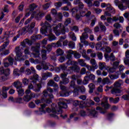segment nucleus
Masks as SVG:
<instances>
[{"instance_id":"1","label":"nucleus","mask_w":129,"mask_h":129,"mask_svg":"<svg viewBox=\"0 0 129 129\" xmlns=\"http://www.w3.org/2000/svg\"><path fill=\"white\" fill-rule=\"evenodd\" d=\"M40 26L42 27L40 29L41 34L44 35V36H47L49 42H52V41L56 40V36L52 34V28L56 36H60L61 34H65V27H64V25L62 23L58 24L55 27H52L50 25L48 22L45 21L44 23L43 22L41 23Z\"/></svg>"},{"instance_id":"2","label":"nucleus","mask_w":129,"mask_h":129,"mask_svg":"<svg viewBox=\"0 0 129 129\" xmlns=\"http://www.w3.org/2000/svg\"><path fill=\"white\" fill-rule=\"evenodd\" d=\"M58 107H56L55 108H53L52 110L50 108H46V112L49 114V115L51 117H54L56 119H58L59 117L57 115V114H61L62 113V108H67V104L63 101L58 102Z\"/></svg>"},{"instance_id":"3","label":"nucleus","mask_w":129,"mask_h":129,"mask_svg":"<svg viewBox=\"0 0 129 129\" xmlns=\"http://www.w3.org/2000/svg\"><path fill=\"white\" fill-rule=\"evenodd\" d=\"M39 79V75L38 74H34L33 77L30 78V82L31 84L28 86L29 89H33V91L35 92H39L42 88V85L41 83H38L37 84V81Z\"/></svg>"},{"instance_id":"4","label":"nucleus","mask_w":129,"mask_h":129,"mask_svg":"<svg viewBox=\"0 0 129 129\" xmlns=\"http://www.w3.org/2000/svg\"><path fill=\"white\" fill-rule=\"evenodd\" d=\"M123 84V81L121 80H119L115 82L114 85V87L111 90V93L112 94H123L122 91L118 89L117 88H119Z\"/></svg>"},{"instance_id":"5","label":"nucleus","mask_w":129,"mask_h":129,"mask_svg":"<svg viewBox=\"0 0 129 129\" xmlns=\"http://www.w3.org/2000/svg\"><path fill=\"white\" fill-rule=\"evenodd\" d=\"M15 53L17 57L15 58L16 61H24L25 59H27V55L23 56V51H22V49L20 48V46H17L16 47Z\"/></svg>"},{"instance_id":"6","label":"nucleus","mask_w":129,"mask_h":129,"mask_svg":"<svg viewBox=\"0 0 129 129\" xmlns=\"http://www.w3.org/2000/svg\"><path fill=\"white\" fill-rule=\"evenodd\" d=\"M49 98L45 99L44 98H42L41 99L39 100L37 99L35 101L36 104H40V103H47V104H50V103H52V100L54 99V95L53 94H50L49 95Z\"/></svg>"},{"instance_id":"7","label":"nucleus","mask_w":129,"mask_h":129,"mask_svg":"<svg viewBox=\"0 0 129 129\" xmlns=\"http://www.w3.org/2000/svg\"><path fill=\"white\" fill-rule=\"evenodd\" d=\"M40 47H41V44H40V43H36L35 46L31 47V51L35 52V53H32L34 58H40V51L39 50Z\"/></svg>"},{"instance_id":"8","label":"nucleus","mask_w":129,"mask_h":129,"mask_svg":"<svg viewBox=\"0 0 129 129\" xmlns=\"http://www.w3.org/2000/svg\"><path fill=\"white\" fill-rule=\"evenodd\" d=\"M33 32H34V30L30 28L29 26H28L20 29V30L18 31V33L19 35H20H20H26L27 33H29V34H32Z\"/></svg>"},{"instance_id":"9","label":"nucleus","mask_w":129,"mask_h":129,"mask_svg":"<svg viewBox=\"0 0 129 129\" xmlns=\"http://www.w3.org/2000/svg\"><path fill=\"white\" fill-rule=\"evenodd\" d=\"M37 6L35 4H32L29 6V9H26V14H25V18L22 19L20 23H23L24 22V20L26 19V18H28V17L30 16V15H31V13H32L36 8H37Z\"/></svg>"},{"instance_id":"10","label":"nucleus","mask_w":129,"mask_h":129,"mask_svg":"<svg viewBox=\"0 0 129 129\" xmlns=\"http://www.w3.org/2000/svg\"><path fill=\"white\" fill-rule=\"evenodd\" d=\"M90 80H95V75L92 74H90L89 75H87V76L84 77L83 84L84 85H86V84H88V83H89V81H90Z\"/></svg>"},{"instance_id":"11","label":"nucleus","mask_w":129,"mask_h":129,"mask_svg":"<svg viewBox=\"0 0 129 129\" xmlns=\"http://www.w3.org/2000/svg\"><path fill=\"white\" fill-rule=\"evenodd\" d=\"M39 96L34 93H31L30 95H26L23 97V100L25 102H29L32 98H38Z\"/></svg>"},{"instance_id":"12","label":"nucleus","mask_w":129,"mask_h":129,"mask_svg":"<svg viewBox=\"0 0 129 129\" xmlns=\"http://www.w3.org/2000/svg\"><path fill=\"white\" fill-rule=\"evenodd\" d=\"M3 64L4 67H9L10 65L14 64V59L12 57H6L3 60Z\"/></svg>"},{"instance_id":"13","label":"nucleus","mask_w":129,"mask_h":129,"mask_svg":"<svg viewBox=\"0 0 129 129\" xmlns=\"http://www.w3.org/2000/svg\"><path fill=\"white\" fill-rule=\"evenodd\" d=\"M48 86L54 87L53 90L55 93H58V90H59V86L57 83H55L52 80H50L47 83Z\"/></svg>"},{"instance_id":"14","label":"nucleus","mask_w":129,"mask_h":129,"mask_svg":"<svg viewBox=\"0 0 129 129\" xmlns=\"http://www.w3.org/2000/svg\"><path fill=\"white\" fill-rule=\"evenodd\" d=\"M60 88L61 90H62L61 92H59L60 96H61L62 97L69 96V92H67V87L63 85H60Z\"/></svg>"},{"instance_id":"15","label":"nucleus","mask_w":129,"mask_h":129,"mask_svg":"<svg viewBox=\"0 0 129 129\" xmlns=\"http://www.w3.org/2000/svg\"><path fill=\"white\" fill-rule=\"evenodd\" d=\"M88 38V34L86 33H83L82 36L80 37V41L81 43H83L85 46H88L89 42L85 40Z\"/></svg>"},{"instance_id":"16","label":"nucleus","mask_w":129,"mask_h":129,"mask_svg":"<svg viewBox=\"0 0 129 129\" xmlns=\"http://www.w3.org/2000/svg\"><path fill=\"white\" fill-rule=\"evenodd\" d=\"M7 37H9V34H5L4 39H6L7 41L5 42L0 47V52H3V51L6 49V47L8 46L9 44H10V40L8 39Z\"/></svg>"},{"instance_id":"17","label":"nucleus","mask_w":129,"mask_h":129,"mask_svg":"<svg viewBox=\"0 0 129 129\" xmlns=\"http://www.w3.org/2000/svg\"><path fill=\"white\" fill-rule=\"evenodd\" d=\"M88 110L89 116L90 117H97V113H98V112L95 110L94 108L91 109V108L90 107Z\"/></svg>"},{"instance_id":"18","label":"nucleus","mask_w":129,"mask_h":129,"mask_svg":"<svg viewBox=\"0 0 129 129\" xmlns=\"http://www.w3.org/2000/svg\"><path fill=\"white\" fill-rule=\"evenodd\" d=\"M47 106V104H43L41 105V108L39 109V111H35L36 114L38 115H42L43 113H46V111H45V108Z\"/></svg>"},{"instance_id":"19","label":"nucleus","mask_w":129,"mask_h":129,"mask_svg":"<svg viewBox=\"0 0 129 129\" xmlns=\"http://www.w3.org/2000/svg\"><path fill=\"white\" fill-rule=\"evenodd\" d=\"M10 89V87L4 86L2 88V96L3 98H7L8 97V90Z\"/></svg>"},{"instance_id":"20","label":"nucleus","mask_w":129,"mask_h":129,"mask_svg":"<svg viewBox=\"0 0 129 129\" xmlns=\"http://www.w3.org/2000/svg\"><path fill=\"white\" fill-rule=\"evenodd\" d=\"M10 69H5L4 67H0V73L1 74H4L6 76H9L10 75Z\"/></svg>"},{"instance_id":"21","label":"nucleus","mask_w":129,"mask_h":129,"mask_svg":"<svg viewBox=\"0 0 129 129\" xmlns=\"http://www.w3.org/2000/svg\"><path fill=\"white\" fill-rule=\"evenodd\" d=\"M70 69L72 71H74V72H77V73L80 72V67L76 64L74 65L73 67H70Z\"/></svg>"},{"instance_id":"22","label":"nucleus","mask_w":129,"mask_h":129,"mask_svg":"<svg viewBox=\"0 0 129 129\" xmlns=\"http://www.w3.org/2000/svg\"><path fill=\"white\" fill-rule=\"evenodd\" d=\"M106 11H108L111 14H115V10L114 8L109 4H106Z\"/></svg>"},{"instance_id":"23","label":"nucleus","mask_w":129,"mask_h":129,"mask_svg":"<svg viewBox=\"0 0 129 129\" xmlns=\"http://www.w3.org/2000/svg\"><path fill=\"white\" fill-rule=\"evenodd\" d=\"M90 62L95 69H97V68H98V65L97 64V63H96V60H95L94 58L90 59Z\"/></svg>"},{"instance_id":"24","label":"nucleus","mask_w":129,"mask_h":129,"mask_svg":"<svg viewBox=\"0 0 129 129\" xmlns=\"http://www.w3.org/2000/svg\"><path fill=\"white\" fill-rule=\"evenodd\" d=\"M14 87L17 89H19L20 88H22L23 87V84L19 81H17L14 83Z\"/></svg>"},{"instance_id":"25","label":"nucleus","mask_w":129,"mask_h":129,"mask_svg":"<svg viewBox=\"0 0 129 129\" xmlns=\"http://www.w3.org/2000/svg\"><path fill=\"white\" fill-rule=\"evenodd\" d=\"M44 16H45V14L42 12H40L35 16V19L37 21H41Z\"/></svg>"},{"instance_id":"26","label":"nucleus","mask_w":129,"mask_h":129,"mask_svg":"<svg viewBox=\"0 0 129 129\" xmlns=\"http://www.w3.org/2000/svg\"><path fill=\"white\" fill-rule=\"evenodd\" d=\"M66 53H67V59H71V58H72V55L74 54V52H73V50L70 49L66 51Z\"/></svg>"},{"instance_id":"27","label":"nucleus","mask_w":129,"mask_h":129,"mask_svg":"<svg viewBox=\"0 0 129 129\" xmlns=\"http://www.w3.org/2000/svg\"><path fill=\"white\" fill-rule=\"evenodd\" d=\"M72 16L73 17H75L78 13H80V11H79V8L78 7H76L74 8L72 10Z\"/></svg>"},{"instance_id":"28","label":"nucleus","mask_w":129,"mask_h":129,"mask_svg":"<svg viewBox=\"0 0 129 129\" xmlns=\"http://www.w3.org/2000/svg\"><path fill=\"white\" fill-rule=\"evenodd\" d=\"M42 66L44 70H48V69H49L50 67H51L50 70V71H53V66L48 65V63L42 64Z\"/></svg>"},{"instance_id":"29","label":"nucleus","mask_w":129,"mask_h":129,"mask_svg":"<svg viewBox=\"0 0 129 129\" xmlns=\"http://www.w3.org/2000/svg\"><path fill=\"white\" fill-rule=\"evenodd\" d=\"M114 22H117V21H119L120 23H123V21H124V19H123V17L122 16H116L114 17Z\"/></svg>"},{"instance_id":"30","label":"nucleus","mask_w":129,"mask_h":129,"mask_svg":"<svg viewBox=\"0 0 129 129\" xmlns=\"http://www.w3.org/2000/svg\"><path fill=\"white\" fill-rule=\"evenodd\" d=\"M78 63L80 66H81V67H85V66H86V62H85V59H78Z\"/></svg>"},{"instance_id":"31","label":"nucleus","mask_w":129,"mask_h":129,"mask_svg":"<svg viewBox=\"0 0 129 129\" xmlns=\"http://www.w3.org/2000/svg\"><path fill=\"white\" fill-rule=\"evenodd\" d=\"M26 44H28V45H32V41L28 39H26L21 43V45L23 47H26Z\"/></svg>"},{"instance_id":"32","label":"nucleus","mask_w":129,"mask_h":129,"mask_svg":"<svg viewBox=\"0 0 129 129\" xmlns=\"http://www.w3.org/2000/svg\"><path fill=\"white\" fill-rule=\"evenodd\" d=\"M98 25L102 32H104V33L106 32V27L105 26H104V25H103V23L102 22H99Z\"/></svg>"},{"instance_id":"33","label":"nucleus","mask_w":129,"mask_h":129,"mask_svg":"<svg viewBox=\"0 0 129 129\" xmlns=\"http://www.w3.org/2000/svg\"><path fill=\"white\" fill-rule=\"evenodd\" d=\"M41 57L42 60H46L47 59V50L45 49L41 50Z\"/></svg>"},{"instance_id":"34","label":"nucleus","mask_w":129,"mask_h":129,"mask_svg":"<svg viewBox=\"0 0 129 129\" xmlns=\"http://www.w3.org/2000/svg\"><path fill=\"white\" fill-rule=\"evenodd\" d=\"M76 64H77V62L72 60L71 59H69L67 62L66 63V65H67V66H70L72 65V66H73L74 65H75Z\"/></svg>"},{"instance_id":"35","label":"nucleus","mask_w":129,"mask_h":129,"mask_svg":"<svg viewBox=\"0 0 129 129\" xmlns=\"http://www.w3.org/2000/svg\"><path fill=\"white\" fill-rule=\"evenodd\" d=\"M99 69H100V70H104V69H106V64L105 63V62H99Z\"/></svg>"},{"instance_id":"36","label":"nucleus","mask_w":129,"mask_h":129,"mask_svg":"<svg viewBox=\"0 0 129 129\" xmlns=\"http://www.w3.org/2000/svg\"><path fill=\"white\" fill-rule=\"evenodd\" d=\"M102 83L104 85L105 84H110L111 82H110V80H109L108 77H106L102 79Z\"/></svg>"},{"instance_id":"37","label":"nucleus","mask_w":129,"mask_h":129,"mask_svg":"<svg viewBox=\"0 0 129 129\" xmlns=\"http://www.w3.org/2000/svg\"><path fill=\"white\" fill-rule=\"evenodd\" d=\"M17 91L18 93V96L19 97H22L23 96V95H24V94H25V91L22 88L18 89L17 90Z\"/></svg>"},{"instance_id":"38","label":"nucleus","mask_w":129,"mask_h":129,"mask_svg":"<svg viewBox=\"0 0 129 129\" xmlns=\"http://www.w3.org/2000/svg\"><path fill=\"white\" fill-rule=\"evenodd\" d=\"M82 56L84 58V59H85V60H87V61L90 60V57L88 56V55H87V54H86V50H84L83 51V53Z\"/></svg>"},{"instance_id":"39","label":"nucleus","mask_w":129,"mask_h":129,"mask_svg":"<svg viewBox=\"0 0 129 129\" xmlns=\"http://www.w3.org/2000/svg\"><path fill=\"white\" fill-rule=\"evenodd\" d=\"M96 109L98 110L100 112V113H101L102 114H104L105 113H106V111L105 110H104L103 108L97 106L96 108Z\"/></svg>"},{"instance_id":"40","label":"nucleus","mask_w":129,"mask_h":129,"mask_svg":"<svg viewBox=\"0 0 129 129\" xmlns=\"http://www.w3.org/2000/svg\"><path fill=\"white\" fill-rule=\"evenodd\" d=\"M88 87L90 89V93H92L93 92V90H94V89H95V85L93 83H90L88 85Z\"/></svg>"},{"instance_id":"41","label":"nucleus","mask_w":129,"mask_h":129,"mask_svg":"<svg viewBox=\"0 0 129 129\" xmlns=\"http://www.w3.org/2000/svg\"><path fill=\"white\" fill-rule=\"evenodd\" d=\"M109 77L111 80H114V79H117L119 77V74L117 73V74L109 75Z\"/></svg>"},{"instance_id":"42","label":"nucleus","mask_w":129,"mask_h":129,"mask_svg":"<svg viewBox=\"0 0 129 129\" xmlns=\"http://www.w3.org/2000/svg\"><path fill=\"white\" fill-rule=\"evenodd\" d=\"M31 38L32 41H36V40H40V39H42V36L40 35H32Z\"/></svg>"},{"instance_id":"43","label":"nucleus","mask_w":129,"mask_h":129,"mask_svg":"<svg viewBox=\"0 0 129 129\" xmlns=\"http://www.w3.org/2000/svg\"><path fill=\"white\" fill-rule=\"evenodd\" d=\"M101 105H102V106H103V107H104V110H105L106 111L107 109H108V108H109V107H110V106L108 104V103H105L103 102H102L101 103Z\"/></svg>"},{"instance_id":"44","label":"nucleus","mask_w":129,"mask_h":129,"mask_svg":"<svg viewBox=\"0 0 129 129\" xmlns=\"http://www.w3.org/2000/svg\"><path fill=\"white\" fill-rule=\"evenodd\" d=\"M118 7L121 11H124L127 9V7L125 6H123V4L121 2L118 5Z\"/></svg>"},{"instance_id":"45","label":"nucleus","mask_w":129,"mask_h":129,"mask_svg":"<svg viewBox=\"0 0 129 129\" xmlns=\"http://www.w3.org/2000/svg\"><path fill=\"white\" fill-rule=\"evenodd\" d=\"M64 54V51L61 48H58L56 50V56H62Z\"/></svg>"},{"instance_id":"46","label":"nucleus","mask_w":129,"mask_h":129,"mask_svg":"<svg viewBox=\"0 0 129 129\" xmlns=\"http://www.w3.org/2000/svg\"><path fill=\"white\" fill-rule=\"evenodd\" d=\"M84 67H86V68H87L89 71H93V72H94V71H95V70H96V69H95L93 67H92V66L91 67L87 64H86V66H85Z\"/></svg>"},{"instance_id":"47","label":"nucleus","mask_w":129,"mask_h":129,"mask_svg":"<svg viewBox=\"0 0 129 129\" xmlns=\"http://www.w3.org/2000/svg\"><path fill=\"white\" fill-rule=\"evenodd\" d=\"M23 99L21 97H18L15 98V103H23Z\"/></svg>"},{"instance_id":"48","label":"nucleus","mask_w":129,"mask_h":129,"mask_svg":"<svg viewBox=\"0 0 129 129\" xmlns=\"http://www.w3.org/2000/svg\"><path fill=\"white\" fill-rule=\"evenodd\" d=\"M68 46L70 49H74L75 48V42L71 41L69 42Z\"/></svg>"},{"instance_id":"49","label":"nucleus","mask_w":129,"mask_h":129,"mask_svg":"<svg viewBox=\"0 0 129 129\" xmlns=\"http://www.w3.org/2000/svg\"><path fill=\"white\" fill-rule=\"evenodd\" d=\"M70 88H74V89H76V85L75 84V81H71V82L70 83Z\"/></svg>"},{"instance_id":"50","label":"nucleus","mask_w":129,"mask_h":129,"mask_svg":"<svg viewBox=\"0 0 129 129\" xmlns=\"http://www.w3.org/2000/svg\"><path fill=\"white\" fill-rule=\"evenodd\" d=\"M92 1L93 0H85V3L88 5V7H89V8H90L93 6Z\"/></svg>"},{"instance_id":"51","label":"nucleus","mask_w":129,"mask_h":129,"mask_svg":"<svg viewBox=\"0 0 129 129\" xmlns=\"http://www.w3.org/2000/svg\"><path fill=\"white\" fill-rule=\"evenodd\" d=\"M14 76L19 77L21 74H20V70L16 69H15L13 72Z\"/></svg>"},{"instance_id":"52","label":"nucleus","mask_w":129,"mask_h":129,"mask_svg":"<svg viewBox=\"0 0 129 129\" xmlns=\"http://www.w3.org/2000/svg\"><path fill=\"white\" fill-rule=\"evenodd\" d=\"M69 35L73 41H76V36H75V33L73 32H70Z\"/></svg>"},{"instance_id":"53","label":"nucleus","mask_w":129,"mask_h":129,"mask_svg":"<svg viewBox=\"0 0 129 129\" xmlns=\"http://www.w3.org/2000/svg\"><path fill=\"white\" fill-rule=\"evenodd\" d=\"M87 9L85 8L84 10H83L82 12H80V15L81 17H85L86 15V13L87 12Z\"/></svg>"},{"instance_id":"54","label":"nucleus","mask_w":129,"mask_h":129,"mask_svg":"<svg viewBox=\"0 0 129 129\" xmlns=\"http://www.w3.org/2000/svg\"><path fill=\"white\" fill-rule=\"evenodd\" d=\"M106 21L109 24H112L114 22V17H113V18L108 17L106 19Z\"/></svg>"},{"instance_id":"55","label":"nucleus","mask_w":129,"mask_h":129,"mask_svg":"<svg viewBox=\"0 0 129 129\" xmlns=\"http://www.w3.org/2000/svg\"><path fill=\"white\" fill-rule=\"evenodd\" d=\"M57 17L58 21H59V22H61L63 19V14H62L61 13H58V14L57 15Z\"/></svg>"},{"instance_id":"56","label":"nucleus","mask_w":129,"mask_h":129,"mask_svg":"<svg viewBox=\"0 0 129 129\" xmlns=\"http://www.w3.org/2000/svg\"><path fill=\"white\" fill-rule=\"evenodd\" d=\"M85 32L83 34H87V33H89V34H91L92 33V30L91 29H90L89 28L86 27L84 29Z\"/></svg>"},{"instance_id":"57","label":"nucleus","mask_w":129,"mask_h":129,"mask_svg":"<svg viewBox=\"0 0 129 129\" xmlns=\"http://www.w3.org/2000/svg\"><path fill=\"white\" fill-rule=\"evenodd\" d=\"M73 104L74 106H78V105L81 104V102L79 100H75L73 101Z\"/></svg>"},{"instance_id":"58","label":"nucleus","mask_w":129,"mask_h":129,"mask_svg":"<svg viewBox=\"0 0 129 129\" xmlns=\"http://www.w3.org/2000/svg\"><path fill=\"white\" fill-rule=\"evenodd\" d=\"M115 70L114 68H109V69H107V70L108 72V73L111 74L115 72Z\"/></svg>"},{"instance_id":"59","label":"nucleus","mask_w":129,"mask_h":129,"mask_svg":"<svg viewBox=\"0 0 129 129\" xmlns=\"http://www.w3.org/2000/svg\"><path fill=\"white\" fill-rule=\"evenodd\" d=\"M62 84H67L69 83V79L68 78H64L62 79V82H60Z\"/></svg>"},{"instance_id":"60","label":"nucleus","mask_w":129,"mask_h":129,"mask_svg":"<svg viewBox=\"0 0 129 129\" xmlns=\"http://www.w3.org/2000/svg\"><path fill=\"white\" fill-rule=\"evenodd\" d=\"M33 18H34V15L32 14V15H31V17L30 18L27 19V20L25 21L24 24H25V25H28V24H29V23L31 22V21H32V19H33Z\"/></svg>"},{"instance_id":"61","label":"nucleus","mask_w":129,"mask_h":129,"mask_svg":"<svg viewBox=\"0 0 129 129\" xmlns=\"http://www.w3.org/2000/svg\"><path fill=\"white\" fill-rule=\"evenodd\" d=\"M45 49L47 50V52L50 53L52 51V45L51 44H48L46 47Z\"/></svg>"},{"instance_id":"62","label":"nucleus","mask_w":129,"mask_h":129,"mask_svg":"<svg viewBox=\"0 0 129 129\" xmlns=\"http://www.w3.org/2000/svg\"><path fill=\"white\" fill-rule=\"evenodd\" d=\"M121 98L124 100H129V94L123 95L122 96Z\"/></svg>"},{"instance_id":"63","label":"nucleus","mask_w":129,"mask_h":129,"mask_svg":"<svg viewBox=\"0 0 129 129\" xmlns=\"http://www.w3.org/2000/svg\"><path fill=\"white\" fill-rule=\"evenodd\" d=\"M69 24H71V18H68L64 22L65 26H68Z\"/></svg>"},{"instance_id":"64","label":"nucleus","mask_w":129,"mask_h":129,"mask_svg":"<svg viewBox=\"0 0 129 129\" xmlns=\"http://www.w3.org/2000/svg\"><path fill=\"white\" fill-rule=\"evenodd\" d=\"M45 19L46 21H48V22H52V17H51V15L48 14L46 17Z\"/></svg>"}]
</instances>
